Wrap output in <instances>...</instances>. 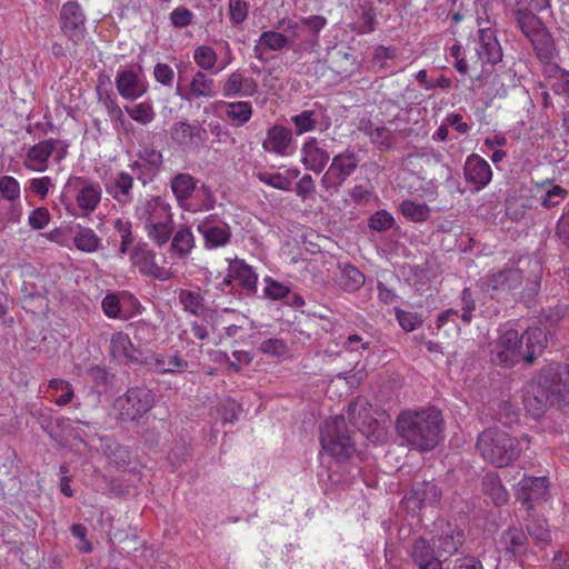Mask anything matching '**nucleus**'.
<instances>
[{"mask_svg": "<svg viewBox=\"0 0 569 569\" xmlns=\"http://www.w3.org/2000/svg\"><path fill=\"white\" fill-rule=\"evenodd\" d=\"M547 345V333L539 327L529 328L522 335L515 329H508L491 342L490 359L505 368H511L520 361L530 366L542 355Z\"/></svg>", "mask_w": 569, "mask_h": 569, "instance_id": "nucleus-1", "label": "nucleus"}, {"mask_svg": "<svg viewBox=\"0 0 569 569\" xmlns=\"http://www.w3.org/2000/svg\"><path fill=\"white\" fill-rule=\"evenodd\" d=\"M443 419L441 411L428 408L420 411L401 412L396 429L401 443L421 452L433 450L442 437Z\"/></svg>", "mask_w": 569, "mask_h": 569, "instance_id": "nucleus-2", "label": "nucleus"}, {"mask_svg": "<svg viewBox=\"0 0 569 569\" xmlns=\"http://www.w3.org/2000/svg\"><path fill=\"white\" fill-rule=\"evenodd\" d=\"M530 443L528 435L513 438L508 432L497 427L485 429L479 433L476 449L482 459L497 468H505L516 461L522 450V443Z\"/></svg>", "mask_w": 569, "mask_h": 569, "instance_id": "nucleus-3", "label": "nucleus"}, {"mask_svg": "<svg viewBox=\"0 0 569 569\" xmlns=\"http://www.w3.org/2000/svg\"><path fill=\"white\" fill-rule=\"evenodd\" d=\"M569 390L557 373H540L529 386L523 398L525 409L533 419L545 415L550 407L562 408Z\"/></svg>", "mask_w": 569, "mask_h": 569, "instance_id": "nucleus-4", "label": "nucleus"}, {"mask_svg": "<svg viewBox=\"0 0 569 569\" xmlns=\"http://www.w3.org/2000/svg\"><path fill=\"white\" fill-rule=\"evenodd\" d=\"M327 19L322 16H310L299 21L282 19L278 22V29L288 33L289 43L293 51L301 53L312 51L319 44V33L325 28Z\"/></svg>", "mask_w": 569, "mask_h": 569, "instance_id": "nucleus-5", "label": "nucleus"}, {"mask_svg": "<svg viewBox=\"0 0 569 569\" xmlns=\"http://www.w3.org/2000/svg\"><path fill=\"white\" fill-rule=\"evenodd\" d=\"M322 449L337 460H347L356 452L355 442L343 416L327 419L320 430Z\"/></svg>", "mask_w": 569, "mask_h": 569, "instance_id": "nucleus-6", "label": "nucleus"}, {"mask_svg": "<svg viewBox=\"0 0 569 569\" xmlns=\"http://www.w3.org/2000/svg\"><path fill=\"white\" fill-rule=\"evenodd\" d=\"M154 405V393L144 387L129 388L127 392L117 399L119 418L126 421H134L146 415Z\"/></svg>", "mask_w": 569, "mask_h": 569, "instance_id": "nucleus-7", "label": "nucleus"}, {"mask_svg": "<svg viewBox=\"0 0 569 569\" xmlns=\"http://www.w3.org/2000/svg\"><path fill=\"white\" fill-rule=\"evenodd\" d=\"M359 166L357 154L347 149L332 158L329 169L321 178V187L330 193L338 192L343 182L356 171Z\"/></svg>", "mask_w": 569, "mask_h": 569, "instance_id": "nucleus-8", "label": "nucleus"}, {"mask_svg": "<svg viewBox=\"0 0 569 569\" xmlns=\"http://www.w3.org/2000/svg\"><path fill=\"white\" fill-rule=\"evenodd\" d=\"M523 281V272L519 268L505 267L503 269L486 274L479 280L481 292L493 298L499 293H508L518 289Z\"/></svg>", "mask_w": 569, "mask_h": 569, "instance_id": "nucleus-9", "label": "nucleus"}, {"mask_svg": "<svg viewBox=\"0 0 569 569\" xmlns=\"http://www.w3.org/2000/svg\"><path fill=\"white\" fill-rule=\"evenodd\" d=\"M171 140L183 150H198L207 141V130L198 123L187 120L172 124L170 129Z\"/></svg>", "mask_w": 569, "mask_h": 569, "instance_id": "nucleus-10", "label": "nucleus"}, {"mask_svg": "<svg viewBox=\"0 0 569 569\" xmlns=\"http://www.w3.org/2000/svg\"><path fill=\"white\" fill-rule=\"evenodd\" d=\"M67 191H74L76 201L80 209L91 212L101 199V189L98 184L90 183L80 177H72L66 184Z\"/></svg>", "mask_w": 569, "mask_h": 569, "instance_id": "nucleus-11", "label": "nucleus"}, {"mask_svg": "<svg viewBox=\"0 0 569 569\" xmlns=\"http://www.w3.org/2000/svg\"><path fill=\"white\" fill-rule=\"evenodd\" d=\"M548 492V479L546 477L525 476L516 490L517 500L531 509L535 502L545 500Z\"/></svg>", "mask_w": 569, "mask_h": 569, "instance_id": "nucleus-12", "label": "nucleus"}, {"mask_svg": "<svg viewBox=\"0 0 569 569\" xmlns=\"http://www.w3.org/2000/svg\"><path fill=\"white\" fill-rule=\"evenodd\" d=\"M63 32L74 42L83 39L86 17L76 1L66 2L60 11Z\"/></svg>", "mask_w": 569, "mask_h": 569, "instance_id": "nucleus-13", "label": "nucleus"}, {"mask_svg": "<svg viewBox=\"0 0 569 569\" xmlns=\"http://www.w3.org/2000/svg\"><path fill=\"white\" fill-rule=\"evenodd\" d=\"M198 230L204 239L207 249H216L227 246L231 240V229L228 223L214 222V217L210 216L198 224Z\"/></svg>", "mask_w": 569, "mask_h": 569, "instance_id": "nucleus-14", "label": "nucleus"}, {"mask_svg": "<svg viewBox=\"0 0 569 569\" xmlns=\"http://www.w3.org/2000/svg\"><path fill=\"white\" fill-rule=\"evenodd\" d=\"M436 545L423 537L413 540L410 556L419 569H443Z\"/></svg>", "mask_w": 569, "mask_h": 569, "instance_id": "nucleus-15", "label": "nucleus"}, {"mask_svg": "<svg viewBox=\"0 0 569 569\" xmlns=\"http://www.w3.org/2000/svg\"><path fill=\"white\" fill-rule=\"evenodd\" d=\"M131 261L139 270L154 279L166 281L171 278V272L156 262V254L146 247H136L131 252Z\"/></svg>", "mask_w": 569, "mask_h": 569, "instance_id": "nucleus-16", "label": "nucleus"}, {"mask_svg": "<svg viewBox=\"0 0 569 569\" xmlns=\"http://www.w3.org/2000/svg\"><path fill=\"white\" fill-rule=\"evenodd\" d=\"M463 173L466 181L475 184L477 190L486 187L492 178V171L489 163L475 153L467 158Z\"/></svg>", "mask_w": 569, "mask_h": 569, "instance_id": "nucleus-17", "label": "nucleus"}, {"mask_svg": "<svg viewBox=\"0 0 569 569\" xmlns=\"http://www.w3.org/2000/svg\"><path fill=\"white\" fill-rule=\"evenodd\" d=\"M292 141V131L283 126L276 124L268 129L262 148L267 152L287 156Z\"/></svg>", "mask_w": 569, "mask_h": 569, "instance_id": "nucleus-18", "label": "nucleus"}, {"mask_svg": "<svg viewBox=\"0 0 569 569\" xmlns=\"http://www.w3.org/2000/svg\"><path fill=\"white\" fill-rule=\"evenodd\" d=\"M257 92V81L253 78L244 77L240 71L230 73L222 86V94L226 98L252 97Z\"/></svg>", "mask_w": 569, "mask_h": 569, "instance_id": "nucleus-19", "label": "nucleus"}, {"mask_svg": "<svg viewBox=\"0 0 569 569\" xmlns=\"http://www.w3.org/2000/svg\"><path fill=\"white\" fill-rule=\"evenodd\" d=\"M330 154L319 146L316 138H309L301 148V162L306 169L320 173L327 166Z\"/></svg>", "mask_w": 569, "mask_h": 569, "instance_id": "nucleus-20", "label": "nucleus"}, {"mask_svg": "<svg viewBox=\"0 0 569 569\" xmlns=\"http://www.w3.org/2000/svg\"><path fill=\"white\" fill-rule=\"evenodd\" d=\"M439 557L456 553L465 541V532L456 525L447 523L441 533L433 538Z\"/></svg>", "mask_w": 569, "mask_h": 569, "instance_id": "nucleus-21", "label": "nucleus"}, {"mask_svg": "<svg viewBox=\"0 0 569 569\" xmlns=\"http://www.w3.org/2000/svg\"><path fill=\"white\" fill-rule=\"evenodd\" d=\"M177 94L187 101L198 98H213L217 94L216 83L214 80L204 72L198 71L192 77L187 91L181 93L180 87H178Z\"/></svg>", "mask_w": 569, "mask_h": 569, "instance_id": "nucleus-22", "label": "nucleus"}, {"mask_svg": "<svg viewBox=\"0 0 569 569\" xmlns=\"http://www.w3.org/2000/svg\"><path fill=\"white\" fill-rule=\"evenodd\" d=\"M475 50L482 62L496 64L502 59L500 43L490 29L479 30V40Z\"/></svg>", "mask_w": 569, "mask_h": 569, "instance_id": "nucleus-23", "label": "nucleus"}, {"mask_svg": "<svg viewBox=\"0 0 569 569\" xmlns=\"http://www.w3.org/2000/svg\"><path fill=\"white\" fill-rule=\"evenodd\" d=\"M110 355L113 359L126 363L141 362L140 352L134 348L129 336L123 332H116L111 336Z\"/></svg>", "mask_w": 569, "mask_h": 569, "instance_id": "nucleus-24", "label": "nucleus"}, {"mask_svg": "<svg viewBox=\"0 0 569 569\" xmlns=\"http://www.w3.org/2000/svg\"><path fill=\"white\" fill-rule=\"evenodd\" d=\"M141 363H144L149 370L157 373L183 372L188 367V362L178 353H174L168 358L162 355H151L144 359H141Z\"/></svg>", "mask_w": 569, "mask_h": 569, "instance_id": "nucleus-25", "label": "nucleus"}, {"mask_svg": "<svg viewBox=\"0 0 569 569\" xmlns=\"http://www.w3.org/2000/svg\"><path fill=\"white\" fill-rule=\"evenodd\" d=\"M116 87L119 94L128 100H136L141 97L147 88L132 70H121L116 78Z\"/></svg>", "mask_w": 569, "mask_h": 569, "instance_id": "nucleus-26", "label": "nucleus"}, {"mask_svg": "<svg viewBox=\"0 0 569 569\" xmlns=\"http://www.w3.org/2000/svg\"><path fill=\"white\" fill-rule=\"evenodd\" d=\"M442 497L441 489L433 481L415 483L412 493L408 498L417 508L437 505Z\"/></svg>", "mask_w": 569, "mask_h": 569, "instance_id": "nucleus-27", "label": "nucleus"}, {"mask_svg": "<svg viewBox=\"0 0 569 569\" xmlns=\"http://www.w3.org/2000/svg\"><path fill=\"white\" fill-rule=\"evenodd\" d=\"M57 143V140L49 139L32 146L27 152L26 166L34 171H44Z\"/></svg>", "mask_w": 569, "mask_h": 569, "instance_id": "nucleus-28", "label": "nucleus"}, {"mask_svg": "<svg viewBox=\"0 0 569 569\" xmlns=\"http://www.w3.org/2000/svg\"><path fill=\"white\" fill-rule=\"evenodd\" d=\"M328 68L339 79L350 77L357 69V60L353 54L342 49H333L329 53Z\"/></svg>", "mask_w": 569, "mask_h": 569, "instance_id": "nucleus-29", "label": "nucleus"}, {"mask_svg": "<svg viewBox=\"0 0 569 569\" xmlns=\"http://www.w3.org/2000/svg\"><path fill=\"white\" fill-rule=\"evenodd\" d=\"M179 302L182 305L184 311L204 319H213L216 311L211 310L204 305V298L197 291L182 289L179 292Z\"/></svg>", "mask_w": 569, "mask_h": 569, "instance_id": "nucleus-30", "label": "nucleus"}, {"mask_svg": "<svg viewBox=\"0 0 569 569\" xmlns=\"http://www.w3.org/2000/svg\"><path fill=\"white\" fill-rule=\"evenodd\" d=\"M340 274L337 280L338 286L347 291H358L366 281L365 274L353 264L345 263L339 264Z\"/></svg>", "mask_w": 569, "mask_h": 569, "instance_id": "nucleus-31", "label": "nucleus"}, {"mask_svg": "<svg viewBox=\"0 0 569 569\" xmlns=\"http://www.w3.org/2000/svg\"><path fill=\"white\" fill-rule=\"evenodd\" d=\"M512 17L516 26L527 39H530L545 28L540 18L528 9H517V12L512 14Z\"/></svg>", "mask_w": 569, "mask_h": 569, "instance_id": "nucleus-32", "label": "nucleus"}, {"mask_svg": "<svg viewBox=\"0 0 569 569\" xmlns=\"http://www.w3.org/2000/svg\"><path fill=\"white\" fill-rule=\"evenodd\" d=\"M528 40L531 42L533 50L540 61L548 63L553 59L556 54V48L553 40L546 28L540 30L537 34L532 36Z\"/></svg>", "mask_w": 569, "mask_h": 569, "instance_id": "nucleus-33", "label": "nucleus"}, {"mask_svg": "<svg viewBox=\"0 0 569 569\" xmlns=\"http://www.w3.org/2000/svg\"><path fill=\"white\" fill-rule=\"evenodd\" d=\"M170 187L178 203L183 206L194 192L197 180L189 173H178L172 178Z\"/></svg>", "mask_w": 569, "mask_h": 569, "instance_id": "nucleus-34", "label": "nucleus"}, {"mask_svg": "<svg viewBox=\"0 0 569 569\" xmlns=\"http://www.w3.org/2000/svg\"><path fill=\"white\" fill-rule=\"evenodd\" d=\"M482 490L496 506L508 502L509 495L496 473H487L482 479Z\"/></svg>", "mask_w": 569, "mask_h": 569, "instance_id": "nucleus-35", "label": "nucleus"}, {"mask_svg": "<svg viewBox=\"0 0 569 569\" xmlns=\"http://www.w3.org/2000/svg\"><path fill=\"white\" fill-rule=\"evenodd\" d=\"M500 542L507 552L517 556L525 551L527 536L522 529L512 527L501 535Z\"/></svg>", "mask_w": 569, "mask_h": 569, "instance_id": "nucleus-36", "label": "nucleus"}, {"mask_svg": "<svg viewBox=\"0 0 569 569\" xmlns=\"http://www.w3.org/2000/svg\"><path fill=\"white\" fill-rule=\"evenodd\" d=\"M132 187V176L127 172H120L108 191L118 202L126 204L131 200Z\"/></svg>", "mask_w": 569, "mask_h": 569, "instance_id": "nucleus-37", "label": "nucleus"}, {"mask_svg": "<svg viewBox=\"0 0 569 569\" xmlns=\"http://www.w3.org/2000/svg\"><path fill=\"white\" fill-rule=\"evenodd\" d=\"M227 118L236 126L246 124L252 116V106L248 101L222 102Z\"/></svg>", "mask_w": 569, "mask_h": 569, "instance_id": "nucleus-38", "label": "nucleus"}, {"mask_svg": "<svg viewBox=\"0 0 569 569\" xmlns=\"http://www.w3.org/2000/svg\"><path fill=\"white\" fill-rule=\"evenodd\" d=\"M162 166V153L152 148H144L139 152V160L131 164L132 170H140L147 167L152 174H156Z\"/></svg>", "mask_w": 569, "mask_h": 569, "instance_id": "nucleus-39", "label": "nucleus"}, {"mask_svg": "<svg viewBox=\"0 0 569 569\" xmlns=\"http://www.w3.org/2000/svg\"><path fill=\"white\" fill-rule=\"evenodd\" d=\"M100 238L90 228L79 227V230L73 237L76 248L83 252H96L100 246Z\"/></svg>", "mask_w": 569, "mask_h": 569, "instance_id": "nucleus-40", "label": "nucleus"}, {"mask_svg": "<svg viewBox=\"0 0 569 569\" xmlns=\"http://www.w3.org/2000/svg\"><path fill=\"white\" fill-rule=\"evenodd\" d=\"M233 280L244 290L253 293L257 288L258 277L252 268L243 262H239L233 268Z\"/></svg>", "mask_w": 569, "mask_h": 569, "instance_id": "nucleus-41", "label": "nucleus"}, {"mask_svg": "<svg viewBox=\"0 0 569 569\" xmlns=\"http://www.w3.org/2000/svg\"><path fill=\"white\" fill-rule=\"evenodd\" d=\"M171 247L180 257H186L194 247V238L190 229L181 227L174 233Z\"/></svg>", "mask_w": 569, "mask_h": 569, "instance_id": "nucleus-42", "label": "nucleus"}, {"mask_svg": "<svg viewBox=\"0 0 569 569\" xmlns=\"http://www.w3.org/2000/svg\"><path fill=\"white\" fill-rule=\"evenodd\" d=\"M400 210L403 216L412 221H426L429 217V207L426 203H418L411 200H405L400 204Z\"/></svg>", "mask_w": 569, "mask_h": 569, "instance_id": "nucleus-43", "label": "nucleus"}, {"mask_svg": "<svg viewBox=\"0 0 569 569\" xmlns=\"http://www.w3.org/2000/svg\"><path fill=\"white\" fill-rule=\"evenodd\" d=\"M130 118L141 124H148L153 121L156 112L149 102H141L132 107H126Z\"/></svg>", "mask_w": 569, "mask_h": 569, "instance_id": "nucleus-44", "label": "nucleus"}, {"mask_svg": "<svg viewBox=\"0 0 569 569\" xmlns=\"http://www.w3.org/2000/svg\"><path fill=\"white\" fill-rule=\"evenodd\" d=\"M193 60L202 70H211L217 63L218 56L211 47L200 46L193 52Z\"/></svg>", "mask_w": 569, "mask_h": 569, "instance_id": "nucleus-45", "label": "nucleus"}, {"mask_svg": "<svg viewBox=\"0 0 569 569\" xmlns=\"http://www.w3.org/2000/svg\"><path fill=\"white\" fill-rule=\"evenodd\" d=\"M291 121L295 124V132L298 136L312 131L318 123L316 112L311 110H306L293 116Z\"/></svg>", "mask_w": 569, "mask_h": 569, "instance_id": "nucleus-46", "label": "nucleus"}, {"mask_svg": "<svg viewBox=\"0 0 569 569\" xmlns=\"http://www.w3.org/2000/svg\"><path fill=\"white\" fill-rule=\"evenodd\" d=\"M148 229V236L157 244L163 246L170 239L172 228L170 221L164 222H151L146 226Z\"/></svg>", "mask_w": 569, "mask_h": 569, "instance_id": "nucleus-47", "label": "nucleus"}, {"mask_svg": "<svg viewBox=\"0 0 569 569\" xmlns=\"http://www.w3.org/2000/svg\"><path fill=\"white\" fill-rule=\"evenodd\" d=\"M160 208L159 198H148L141 201L136 209L137 217L144 221L146 224L153 222L156 213Z\"/></svg>", "mask_w": 569, "mask_h": 569, "instance_id": "nucleus-48", "label": "nucleus"}, {"mask_svg": "<svg viewBox=\"0 0 569 569\" xmlns=\"http://www.w3.org/2000/svg\"><path fill=\"white\" fill-rule=\"evenodd\" d=\"M259 43L272 51L281 50L289 43L288 33L264 31L260 36Z\"/></svg>", "mask_w": 569, "mask_h": 569, "instance_id": "nucleus-49", "label": "nucleus"}, {"mask_svg": "<svg viewBox=\"0 0 569 569\" xmlns=\"http://www.w3.org/2000/svg\"><path fill=\"white\" fill-rule=\"evenodd\" d=\"M257 178L259 181L282 191L290 190L291 180L279 172H258Z\"/></svg>", "mask_w": 569, "mask_h": 569, "instance_id": "nucleus-50", "label": "nucleus"}, {"mask_svg": "<svg viewBox=\"0 0 569 569\" xmlns=\"http://www.w3.org/2000/svg\"><path fill=\"white\" fill-rule=\"evenodd\" d=\"M529 535L537 541L548 542L550 539V531L546 519L535 518L527 525Z\"/></svg>", "mask_w": 569, "mask_h": 569, "instance_id": "nucleus-51", "label": "nucleus"}, {"mask_svg": "<svg viewBox=\"0 0 569 569\" xmlns=\"http://www.w3.org/2000/svg\"><path fill=\"white\" fill-rule=\"evenodd\" d=\"M371 143H373L379 150H388L392 147L395 142V137L391 130H389L385 126H378L373 131L372 137L370 138Z\"/></svg>", "mask_w": 569, "mask_h": 569, "instance_id": "nucleus-52", "label": "nucleus"}, {"mask_svg": "<svg viewBox=\"0 0 569 569\" xmlns=\"http://www.w3.org/2000/svg\"><path fill=\"white\" fill-rule=\"evenodd\" d=\"M260 351L267 356L281 357L288 351V346L284 340L278 338H270L260 343Z\"/></svg>", "mask_w": 569, "mask_h": 569, "instance_id": "nucleus-53", "label": "nucleus"}, {"mask_svg": "<svg viewBox=\"0 0 569 569\" xmlns=\"http://www.w3.org/2000/svg\"><path fill=\"white\" fill-rule=\"evenodd\" d=\"M393 217L385 210L377 211L369 219V227L378 232H383L393 227Z\"/></svg>", "mask_w": 569, "mask_h": 569, "instance_id": "nucleus-54", "label": "nucleus"}, {"mask_svg": "<svg viewBox=\"0 0 569 569\" xmlns=\"http://www.w3.org/2000/svg\"><path fill=\"white\" fill-rule=\"evenodd\" d=\"M568 194V191L560 186H552L542 197L541 206L546 209L557 207Z\"/></svg>", "mask_w": 569, "mask_h": 569, "instance_id": "nucleus-55", "label": "nucleus"}, {"mask_svg": "<svg viewBox=\"0 0 569 569\" xmlns=\"http://www.w3.org/2000/svg\"><path fill=\"white\" fill-rule=\"evenodd\" d=\"M0 191L2 196L8 200H14L20 196V187L18 181L12 178L4 176L0 179Z\"/></svg>", "mask_w": 569, "mask_h": 569, "instance_id": "nucleus-56", "label": "nucleus"}, {"mask_svg": "<svg viewBox=\"0 0 569 569\" xmlns=\"http://www.w3.org/2000/svg\"><path fill=\"white\" fill-rule=\"evenodd\" d=\"M230 19L234 24L243 22L248 16V4L243 0H230Z\"/></svg>", "mask_w": 569, "mask_h": 569, "instance_id": "nucleus-57", "label": "nucleus"}, {"mask_svg": "<svg viewBox=\"0 0 569 569\" xmlns=\"http://www.w3.org/2000/svg\"><path fill=\"white\" fill-rule=\"evenodd\" d=\"M102 310L104 315L109 318H119L121 312V306L120 300L117 295L114 293H108L102 302H101Z\"/></svg>", "mask_w": 569, "mask_h": 569, "instance_id": "nucleus-58", "label": "nucleus"}, {"mask_svg": "<svg viewBox=\"0 0 569 569\" xmlns=\"http://www.w3.org/2000/svg\"><path fill=\"white\" fill-rule=\"evenodd\" d=\"M316 191V183L310 174H305L296 183V193L301 200L310 198Z\"/></svg>", "mask_w": 569, "mask_h": 569, "instance_id": "nucleus-59", "label": "nucleus"}, {"mask_svg": "<svg viewBox=\"0 0 569 569\" xmlns=\"http://www.w3.org/2000/svg\"><path fill=\"white\" fill-rule=\"evenodd\" d=\"M170 21L176 28L188 27L192 22V12L184 7H178L170 13Z\"/></svg>", "mask_w": 569, "mask_h": 569, "instance_id": "nucleus-60", "label": "nucleus"}, {"mask_svg": "<svg viewBox=\"0 0 569 569\" xmlns=\"http://www.w3.org/2000/svg\"><path fill=\"white\" fill-rule=\"evenodd\" d=\"M153 76L159 83L166 87L172 86L174 72L169 64L161 62L157 63L154 66Z\"/></svg>", "mask_w": 569, "mask_h": 569, "instance_id": "nucleus-61", "label": "nucleus"}, {"mask_svg": "<svg viewBox=\"0 0 569 569\" xmlns=\"http://www.w3.org/2000/svg\"><path fill=\"white\" fill-rule=\"evenodd\" d=\"M50 220V213L46 208H37L29 214V226L32 229H43Z\"/></svg>", "mask_w": 569, "mask_h": 569, "instance_id": "nucleus-62", "label": "nucleus"}, {"mask_svg": "<svg viewBox=\"0 0 569 569\" xmlns=\"http://www.w3.org/2000/svg\"><path fill=\"white\" fill-rule=\"evenodd\" d=\"M88 375L96 385L101 386L109 385L113 378V376L104 367L101 366L90 367Z\"/></svg>", "mask_w": 569, "mask_h": 569, "instance_id": "nucleus-63", "label": "nucleus"}, {"mask_svg": "<svg viewBox=\"0 0 569 569\" xmlns=\"http://www.w3.org/2000/svg\"><path fill=\"white\" fill-rule=\"evenodd\" d=\"M397 319H398L400 326L406 331H412L417 328V326L421 325V320L416 313L403 311V310L397 311Z\"/></svg>", "mask_w": 569, "mask_h": 569, "instance_id": "nucleus-64", "label": "nucleus"}]
</instances>
